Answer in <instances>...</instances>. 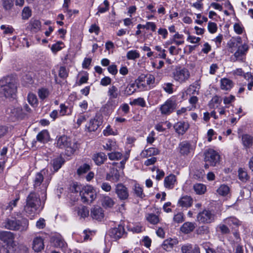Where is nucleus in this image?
<instances>
[{"mask_svg": "<svg viewBox=\"0 0 253 253\" xmlns=\"http://www.w3.org/2000/svg\"><path fill=\"white\" fill-rule=\"evenodd\" d=\"M46 199H43L41 195L36 192H31L27 196L24 211L27 215L34 216L39 214L44 207Z\"/></svg>", "mask_w": 253, "mask_h": 253, "instance_id": "f257e3e1", "label": "nucleus"}, {"mask_svg": "<svg viewBox=\"0 0 253 253\" xmlns=\"http://www.w3.org/2000/svg\"><path fill=\"white\" fill-rule=\"evenodd\" d=\"M47 173V170L42 169L36 174L33 181L34 192L40 194L43 199H46V190L51 178L46 176Z\"/></svg>", "mask_w": 253, "mask_h": 253, "instance_id": "f03ea898", "label": "nucleus"}, {"mask_svg": "<svg viewBox=\"0 0 253 253\" xmlns=\"http://www.w3.org/2000/svg\"><path fill=\"white\" fill-rule=\"evenodd\" d=\"M17 92V85L15 81L10 77L0 80V97L14 98Z\"/></svg>", "mask_w": 253, "mask_h": 253, "instance_id": "7ed1b4c3", "label": "nucleus"}, {"mask_svg": "<svg viewBox=\"0 0 253 253\" xmlns=\"http://www.w3.org/2000/svg\"><path fill=\"white\" fill-rule=\"evenodd\" d=\"M4 226L5 228L9 230L26 231L29 226V221L26 218L21 220L14 218L7 219L4 222Z\"/></svg>", "mask_w": 253, "mask_h": 253, "instance_id": "20e7f679", "label": "nucleus"}, {"mask_svg": "<svg viewBox=\"0 0 253 253\" xmlns=\"http://www.w3.org/2000/svg\"><path fill=\"white\" fill-rule=\"evenodd\" d=\"M57 147L64 148L69 153L68 155L73 154L78 147L77 143L66 136L59 137L56 142Z\"/></svg>", "mask_w": 253, "mask_h": 253, "instance_id": "39448f33", "label": "nucleus"}, {"mask_svg": "<svg viewBox=\"0 0 253 253\" xmlns=\"http://www.w3.org/2000/svg\"><path fill=\"white\" fill-rule=\"evenodd\" d=\"M80 195L83 202L91 203L96 198L95 190L91 185H87L82 188Z\"/></svg>", "mask_w": 253, "mask_h": 253, "instance_id": "423d86ee", "label": "nucleus"}, {"mask_svg": "<svg viewBox=\"0 0 253 253\" xmlns=\"http://www.w3.org/2000/svg\"><path fill=\"white\" fill-rule=\"evenodd\" d=\"M190 77L189 71L185 68H177L173 73L174 80L180 84H184L188 81Z\"/></svg>", "mask_w": 253, "mask_h": 253, "instance_id": "0eeeda50", "label": "nucleus"}, {"mask_svg": "<svg viewBox=\"0 0 253 253\" xmlns=\"http://www.w3.org/2000/svg\"><path fill=\"white\" fill-rule=\"evenodd\" d=\"M215 217L216 215L213 211L205 210L198 214L197 220L200 223L208 224L214 222Z\"/></svg>", "mask_w": 253, "mask_h": 253, "instance_id": "6e6552de", "label": "nucleus"}, {"mask_svg": "<svg viewBox=\"0 0 253 253\" xmlns=\"http://www.w3.org/2000/svg\"><path fill=\"white\" fill-rule=\"evenodd\" d=\"M194 150V146L188 141L184 140L180 142L177 151L180 156L186 157L190 155Z\"/></svg>", "mask_w": 253, "mask_h": 253, "instance_id": "1a4fd4ad", "label": "nucleus"}, {"mask_svg": "<svg viewBox=\"0 0 253 253\" xmlns=\"http://www.w3.org/2000/svg\"><path fill=\"white\" fill-rule=\"evenodd\" d=\"M219 158L218 153L213 149H209L205 153V160L211 166H215L219 162Z\"/></svg>", "mask_w": 253, "mask_h": 253, "instance_id": "9d476101", "label": "nucleus"}, {"mask_svg": "<svg viewBox=\"0 0 253 253\" xmlns=\"http://www.w3.org/2000/svg\"><path fill=\"white\" fill-rule=\"evenodd\" d=\"M176 103L175 100L172 99L167 100L160 108L162 115H169L176 108Z\"/></svg>", "mask_w": 253, "mask_h": 253, "instance_id": "9b49d317", "label": "nucleus"}, {"mask_svg": "<svg viewBox=\"0 0 253 253\" xmlns=\"http://www.w3.org/2000/svg\"><path fill=\"white\" fill-rule=\"evenodd\" d=\"M236 48L237 50L233 55L235 60L243 61L249 50V45L247 43H244L243 44L239 45Z\"/></svg>", "mask_w": 253, "mask_h": 253, "instance_id": "f8f14e48", "label": "nucleus"}, {"mask_svg": "<svg viewBox=\"0 0 253 253\" xmlns=\"http://www.w3.org/2000/svg\"><path fill=\"white\" fill-rule=\"evenodd\" d=\"M115 192L118 197L122 200L127 199L129 196L127 188L121 183L118 184L116 185Z\"/></svg>", "mask_w": 253, "mask_h": 253, "instance_id": "ddd939ff", "label": "nucleus"}, {"mask_svg": "<svg viewBox=\"0 0 253 253\" xmlns=\"http://www.w3.org/2000/svg\"><path fill=\"white\" fill-rule=\"evenodd\" d=\"M32 249L37 253L41 252L44 247L43 239L40 236H36L34 238L32 242Z\"/></svg>", "mask_w": 253, "mask_h": 253, "instance_id": "4468645a", "label": "nucleus"}, {"mask_svg": "<svg viewBox=\"0 0 253 253\" xmlns=\"http://www.w3.org/2000/svg\"><path fill=\"white\" fill-rule=\"evenodd\" d=\"M125 234V229L123 225L120 224L118 227L113 228L109 231V235L115 239L121 238Z\"/></svg>", "mask_w": 253, "mask_h": 253, "instance_id": "2eb2a0df", "label": "nucleus"}, {"mask_svg": "<svg viewBox=\"0 0 253 253\" xmlns=\"http://www.w3.org/2000/svg\"><path fill=\"white\" fill-rule=\"evenodd\" d=\"M101 124V120L99 118L96 117L91 119L89 122L86 125V127L89 131H94L97 129Z\"/></svg>", "mask_w": 253, "mask_h": 253, "instance_id": "dca6fc26", "label": "nucleus"}, {"mask_svg": "<svg viewBox=\"0 0 253 253\" xmlns=\"http://www.w3.org/2000/svg\"><path fill=\"white\" fill-rule=\"evenodd\" d=\"M200 88V84L198 81H196L193 84L189 85L185 92H182V97L184 98L185 94H198Z\"/></svg>", "mask_w": 253, "mask_h": 253, "instance_id": "f3484780", "label": "nucleus"}, {"mask_svg": "<svg viewBox=\"0 0 253 253\" xmlns=\"http://www.w3.org/2000/svg\"><path fill=\"white\" fill-rule=\"evenodd\" d=\"M53 243L55 247L60 248L63 252L66 251L67 244L61 236H57L55 237L53 239Z\"/></svg>", "mask_w": 253, "mask_h": 253, "instance_id": "a211bd4d", "label": "nucleus"}, {"mask_svg": "<svg viewBox=\"0 0 253 253\" xmlns=\"http://www.w3.org/2000/svg\"><path fill=\"white\" fill-rule=\"evenodd\" d=\"M177 184L176 176L171 174L166 176L164 180V185L166 188L168 189H172Z\"/></svg>", "mask_w": 253, "mask_h": 253, "instance_id": "6ab92c4d", "label": "nucleus"}, {"mask_svg": "<svg viewBox=\"0 0 253 253\" xmlns=\"http://www.w3.org/2000/svg\"><path fill=\"white\" fill-rule=\"evenodd\" d=\"M178 244V240L176 238H169L165 240L162 245V248L166 251H170L174 246Z\"/></svg>", "mask_w": 253, "mask_h": 253, "instance_id": "aec40b11", "label": "nucleus"}, {"mask_svg": "<svg viewBox=\"0 0 253 253\" xmlns=\"http://www.w3.org/2000/svg\"><path fill=\"white\" fill-rule=\"evenodd\" d=\"M192 203L193 200L191 197L184 196L178 200V204L180 207L188 208L192 206Z\"/></svg>", "mask_w": 253, "mask_h": 253, "instance_id": "412c9836", "label": "nucleus"}, {"mask_svg": "<svg viewBox=\"0 0 253 253\" xmlns=\"http://www.w3.org/2000/svg\"><path fill=\"white\" fill-rule=\"evenodd\" d=\"M91 216L93 219L101 220L104 217L103 210L100 207H94L91 211Z\"/></svg>", "mask_w": 253, "mask_h": 253, "instance_id": "4be33fe9", "label": "nucleus"}, {"mask_svg": "<svg viewBox=\"0 0 253 253\" xmlns=\"http://www.w3.org/2000/svg\"><path fill=\"white\" fill-rule=\"evenodd\" d=\"M106 179L113 182L118 181L120 179V174L118 170L115 169H112L109 173H107Z\"/></svg>", "mask_w": 253, "mask_h": 253, "instance_id": "5701e85b", "label": "nucleus"}, {"mask_svg": "<svg viewBox=\"0 0 253 253\" xmlns=\"http://www.w3.org/2000/svg\"><path fill=\"white\" fill-rule=\"evenodd\" d=\"M175 131L180 134H183L189 128V125L187 123L179 122L174 126Z\"/></svg>", "mask_w": 253, "mask_h": 253, "instance_id": "b1692460", "label": "nucleus"}, {"mask_svg": "<svg viewBox=\"0 0 253 253\" xmlns=\"http://www.w3.org/2000/svg\"><path fill=\"white\" fill-rule=\"evenodd\" d=\"M242 143L246 148H249L252 147L253 144V137L248 134H244L242 135Z\"/></svg>", "mask_w": 253, "mask_h": 253, "instance_id": "393cba45", "label": "nucleus"}, {"mask_svg": "<svg viewBox=\"0 0 253 253\" xmlns=\"http://www.w3.org/2000/svg\"><path fill=\"white\" fill-rule=\"evenodd\" d=\"M22 108L20 107L11 106L6 110L7 114L12 117H18L21 114Z\"/></svg>", "mask_w": 253, "mask_h": 253, "instance_id": "a878e982", "label": "nucleus"}, {"mask_svg": "<svg viewBox=\"0 0 253 253\" xmlns=\"http://www.w3.org/2000/svg\"><path fill=\"white\" fill-rule=\"evenodd\" d=\"M221 89L224 90H229L233 86L231 80L227 78H223L220 80Z\"/></svg>", "mask_w": 253, "mask_h": 253, "instance_id": "bb28decb", "label": "nucleus"}, {"mask_svg": "<svg viewBox=\"0 0 253 253\" xmlns=\"http://www.w3.org/2000/svg\"><path fill=\"white\" fill-rule=\"evenodd\" d=\"M101 201L102 206L105 208H111L115 204L113 199L108 196L103 197Z\"/></svg>", "mask_w": 253, "mask_h": 253, "instance_id": "cd10ccee", "label": "nucleus"}, {"mask_svg": "<svg viewBox=\"0 0 253 253\" xmlns=\"http://www.w3.org/2000/svg\"><path fill=\"white\" fill-rule=\"evenodd\" d=\"M195 228V223L186 222L182 225L180 228V230L182 232L187 234L193 231Z\"/></svg>", "mask_w": 253, "mask_h": 253, "instance_id": "c85d7f7f", "label": "nucleus"}, {"mask_svg": "<svg viewBox=\"0 0 253 253\" xmlns=\"http://www.w3.org/2000/svg\"><path fill=\"white\" fill-rule=\"evenodd\" d=\"M0 239L4 242H10L13 239V234L9 231H0Z\"/></svg>", "mask_w": 253, "mask_h": 253, "instance_id": "c756f323", "label": "nucleus"}, {"mask_svg": "<svg viewBox=\"0 0 253 253\" xmlns=\"http://www.w3.org/2000/svg\"><path fill=\"white\" fill-rule=\"evenodd\" d=\"M49 133L46 130L41 131L37 136L38 141L43 143L47 142L49 140Z\"/></svg>", "mask_w": 253, "mask_h": 253, "instance_id": "7c9ffc66", "label": "nucleus"}, {"mask_svg": "<svg viewBox=\"0 0 253 253\" xmlns=\"http://www.w3.org/2000/svg\"><path fill=\"white\" fill-rule=\"evenodd\" d=\"M93 160L97 165H100L107 160V156L104 153L101 152L95 154Z\"/></svg>", "mask_w": 253, "mask_h": 253, "instance_id": "2f4dec72", "label": "nucleus"}, {"mask_svg": "<svg viewBox=\"0 0 253 253\" xmlns=\"http://www.w3.org/2000/svg\"><path fill=\"white\" fill-rule=\"evenodd\" d=\"M159 151L155 148H149L148 149L143 151L141 153V156L143 158H147L153 155H158Z\"/></svg>", "mask_w": 253, "mask_h": 253, "instance_id": "473e14b6", "label": "nucleus"}, {"mask_svg": "<svg viewBox=\"0 0 253 253\" xmlns=\"http://www.w3.org/2000/svg\"><path fill=\"white\" fill-rule=\"evenodd\" d=\"M132 190L137 197L143 198L145 196L142 187L136 182L134 183L132 187Z\"/></svg>", "mask_w": 253, "mask_h": 253, "instance_id": "72a5a7b5", "label": "nucleus"}, {"mask_svg": "<svg viewBox=\"0 0 253 253\" xmlns=\"http://www.w3.org/2000/svg\"><path fill=\"white\" fill-rule=\"evenodd\" d=\"M224 222L230 226L238 227L241 225V222L235 217H228L224 220Z\"/></svg>", "mask_w": 253, "mask_h": 253, "instance_id": "f704fd0d", "label": "nucleus"}, {"mask_svg": "<svg viewBox=\"0 0 253 253\" xmlns=\"http://www.w3.org/2000/svg\"><path fill=\"white\" fill-rule=\"evenodd\" d=\"M29 26L31 30L35 32H37L41 29V23L38 20L32 19L30 21Z\"/></svg>", "mask_w": 253, "mask_h": 253, "instance_id": "c9c22d12", "label": "nucleus"}, {"mask_svg": "<svg viewBox=\"0 0 253 253\" xmlns=\"http://www.w3.org/2000/svg\"><path fill=\"white\" fill-rule=\"evenodd\" d=\"M193 189L197 194L202 195L204 194L206 190V186L202 183H196L193 185Z\"/></svg>", "mask_w": 253, "mask_h": 253, "instance_id": "e433bc0d", "label": "nucleus"}, {"mask_svg": "<svg viewBox=\"0 0 253 253\" xmlns=\"http://www.w3.org/2000/svg\"><path fill=\"white\" fill-rule=\"evenodd\" d=\"M217 194L222 196H226L230 193V188L226 184H222L217 189Z\"/></svg>", "mask_w": 253, "mask_h": 253, "instance_id": "4c0bfd02", "label": "nucleus"}, {"mask_svg": "<svg viewBox=\"0 0 253 253\" xmlns=\"http://www.w3.org/2000/svg\"><path fill=\"white\" fill-rule=\"evenodd\" d=\"M103 148L108 151L116 150L118 146L115 140L109 139L103 145Z\"/></svg>", "mask_w": 253, "mask_h": 253, "instance_id": "58836bf2", "label": "nucleus"}, {"mask_svg": "<svg viewBox=\"0 0 253 253\" xmlns=\"http://www.w3.org/2000/svg\"><path fill=\"white\" fill-rule=\"evenodd\" d=\"M181 251L182 253H199L198 248L195 247L193 249L191 245L183 246Z\"/></svg>", "mask_w": 253, "mask_h": 253, "instance_id": "ea45409f", "label": "nucleus"}, {"mask_svg": "<svg viewBox=\"0 0 253 253\" xmlns=\"http://www.w3.org/2000/svg\"><path fill=\"white\" fill-rule=\"evenodd\" d=\"M119 94L118 88L115 86L112 85L109 88L108 95L109 97V99L117 98Z\"/></svg>", "mask_w": 253, "mask_h": 253, "instance_id": "a19ab883", "label": "nucleus"}, {"mask_svg": "<svg viewBox=\"0 0 253 253\" xmlns=\"http://www.w3.org/2000/svg\"><path fill=\"white\" fill-rule=\"evenodd\" d=\"M64 161L61 157L56 158L52 160V164L54 172L58 171L60 169Z\"/></svg>", "mask_w": 253, "mask_h": 253, "instance_id": "79ce46f5", "label": "nucleus"}, {"mask_svg": "<svg viewBox=\"0 0 253 253\" xmlns=\"http://www.w3.org/2000/svg\"><path fill=\"white\" fill-rule=\"evenodd\" d=\"M135 83L136 87L141 90H148L150 89V87L146 84L145 81H143L141 80V78L138 79L136 81Z\"/></svg>", "mask_w": 253, "mask_h": 253, "instance_id": "37998d69", "label": "nucleus"}, {"mask_svg": "<svg viewBox=\"0 0 253 253\" xmlns=\"http://www.w3.org/2000/svg\"><path fill=\"white\" fill-rule=\"evenodd\" d=\"M126 56L128 60H135L139 58L140 53L136 50H131L127 52Z\"/></svg>", "mask_w": 253, "mask_h": 253, "instance_id": "c03bdc74", "label": "nucleus"}, {"mask_svg": "<svg viewBox=\"0 0 253 253\" xmlns=\"http://www.w3.org/2000/svg\"><path fill=\"white\" fill-rule=\"evenodd\" d=\"M60 114L62 116L70 115L72 113V108L66 106L64 104H60Z\"/></svg>", "mask_w": 253, "mask_h": 253, "instance_id": "a18cd8bd", "label": "nucleus"}, {"mask_svg": "<svg viewBox=\"0 0 253 253\" xmlns=\"http://www.w3.org/2000/svg\"><path fill=\"white\" fill-rule=\"evenodd\" d=\"M147 220L150 223L156 224L159 222L158 216L153 213H148L146 215Z\"/></svg>", "mask_w": 253, "mask_h": 253, "instance_id": "49530a36", "label": "nucleus"}, {"mask_svg": "<svg viewBox=\"0 0 253 253\" xmlns=\"http://www.w3.org/2000/svg\"><path fill=\"white\" fill-rule=\"evenodd\" d=\"M78 214L81 217L84 218L89 214V211L87 208L82 206L78 209Z\"/></svg>", "mask_w": 253, "mask_h": 253, "instance_id": "de8ad7c7", "label": "nucleus"}, {"mask_svg": "<svg viewBox=\"0 0 253 253\" xmlns=\"http://www.w3.org/2000/svg\"><path fill=\"white\" fill-rule=\"evenodd\" d=\"M136 85L135 83H132L128 84L125 90V94L127 95H130L133 93L136 90Z\"/></svg>", "mask_w": 253, "mask_h": 253, "instance_id": "09e8293b", "label": "nucleus"}, {"mask_svg": "<svg viewBox=\"0 0 253 253\" xmlns=\"http://www.w3.org/2000/svg\"><path fill=\"white\" fill-rule=\"evenodd\" d=\"M155 77L154 76L152 75H149L145 77L144 81L145 82V83L147 85L150 87V89H151L153 87V84L155 83Z\"/></svg>", "mask_w": 253, "mask_h": 253, "instance_id": "8fccbe9b", "label": "nucleus"}, {"mask_svg": "<svg viewBox=\"0 0 253 253\" xmlns=\"http://www.w3.org/2000/svg\"><path fill=\"white\" fill-rule=\"evenodd\" d=\"M196 233L199 235H207L210 233L209 227L205 225L199 226L196 230Z\"/></svg>", "mask_w": 253, "mask_h": 253, "instance_id": "3c124183", "label": "nucleus"}, {"mask_svg": "<svg viewBox=\"0 0 253 253\" xmlns=\"http://www.w3.org/2000/svg\"><path fill=\"white\" fill-rule=\"evenodd\" d=\"M28 101L30 104L34 106L38 104V99L35 94L32 93H30L28 95Z\"/></svg>", "mask_w": 253, "mask_h": 253, "instance_id": "603ef678", "label": "nucleus"}, {"mask_svg": "<svg viewBox=\"0 0 253 253\" xmlns=\"http://www.w3.org/2000/svg\"><path fill=\"white\" fill-rule=\"evenodd\" d=\"M63 47L64 43L62 42L59 41L52 45L51 49L52 52L56 53L61 50Z\"/></svg>", "mask_w": 253, "mask_h": 253, "instance_id": "864d4df0", "label": "nucleus"}, {"mask_svg": "<svg viewBox=\"0 0 253 253\" xmlns=\"http://www.w3.org/2000/svg\"><path fill=\"white\" fill-rule=\"evenodd\" d=\"M173 84L170 83H165L163 85V89L168 93L171 94L173 92Z\"/></svg>", "mask_w": 253, "mask_h": 253, "instance_id": "5fc2aeb1", "label": "nucleus"}, {"mask_svg": "<svg viewBox=\"0 0 253 253\" xmlns=\"http://www.w3.org/2000/svg\"><path fill=\"white\" fill-rule=\"evenodd\" d=\"M3 8L5 10H9L11 9L13 6L12 0H1Z\"/></svg>", "mask_w": 253, "mask_h": 253, "instance_id": "6e6d98bb", "label": "nucleus"}, {"mask_svg": "<svg viewBox=\"0 0 253 253\" xmlns=\"http://www.w3.org/2000/svg\"><path fill=\"white\" fill-rule=\"evenodd\" d=\"M109 159L110 160H118L122 158V154L118 152H113L108 154Z\"/></svg>", "mask_w": 253, "mask_h": 253, "instance_id": "4d7b16f0", "label": "nucleus"}, {"mask_svg": "<svg viewBox=\"0 0 253 253\" xmlns=\"http://www.w3.org/2000/svg\"><path fill=\"white\" fill-rule=\"evenodd\" d=\"M103 5L104 6L100 5V6H99L98 11L96 13V14H97L99 12L101 13H104L109 10V3L107 0H105L104 1Z\"/></svg>", "mask_w": 253, "mask_h": 253, "instance_id": "13d9d810", "label": "nucleus"}, {"mask_svg": "<svg viewBox=\"0 0 253 253\" xmlns=\"http://www.w3.org/2000/svg\"><path fill=\"white\" fill-rule=\"evenodd\" d=\"M217 231H220L222 234H226L230 233L228 227L223 224H219L216 228Z\"/></svg>", "mask_w": 253, "mask_h": 253, "instance_id": "bf43d9fd", "label": "nucleus"}, {"mask_svg": "<svg viewBox=\"0 0 253 253\" xmlns=\"http://www.w3.org/2000/svg\"><path fill=\"white\" fill-rule=\"evenodd\" d=\"M59 76L62 79L66 78L68 76V71L65 67L61 66L58 72Z\"/></svg>", "mask_w": 253, "mask_h": 253, "instance_id": "052dcab7", "label": "nucleus"}, {"mask_svg": "<svg viewBox=\"0 0 253 253\" xmlns=\"http://www.w3.org/2000/svg\"><path fill=\"white\" fill-rule=\"evenodd\" d=\"M130 104L138 105L142 107H144L146 106L145 101L144 100V98L141 97H139L138 98L134 99L132 103H131Z\"/></svg>", "mask_w": 253, "mask_h": 253, "instance_id": "680f3d73", "label": "nucleus"}, {"mask_svg": "<svg viewBox=\"0 0 253 253\" xmlns=\"http://www.w3.org/2000/svg\"><path fill=\"white\" fill-rule=\"evenodd\" d=\"M89 165L86 164H84L78 169L77 173L78 174L81 175L86 172L88 170H89Z\"/></svg>", "mask_w": 253, "mask_h": 253, "instance_id": "e2e57ef3", "label": "nucleus"}, {"mask_svg": "<svg viewBox=\"0 0 253 253\" xmlns=\"http://www.w3.org/2000/svg\"><path fill=\"white\" fill-rule=\"evenodd\" d=\"M238 176L239 179L243 181H245L247 179L248 174L246 171L243 169H239L238 170Z\"/></svg>", "mask_w": 253, "mask_h": 253, "instance_id": "0e129e2a", "label": "nucleus"}, {"mask_svg": "<svg viewBox=\"0 0 253 253\" xmlns=\"http://www.w3.org/2000/svg\"><path fill=\"white\" fill-rule=\"evenodd\" d=\"M39 96L41 99H44L49 95L48 90L45 88H41L39 90Z\"/></svg>", "mask_w": 253, "mask_h": 253, "instance_id": "69168bd1", "label": "nucleus"}, {"mask_svg": "<svg viewBox=\"0 0 253 253\" xmlns=\"http://www.w3.org/2000/svg\"><path fill=\"white\" fill-rule=\"evenodd\" d=\"M208 29L210 33H215L217 30L216 24L211 22H209L208 25Z\"/></svg>", "mask_w": 253, "mask_h": 253, "instance_id": "338daca9", "label": "nucleus"}, {"mask_svg": "<svg viewBox=\"0 0 253 253\" xmlns=\"http://www.w3.org/2000/svg\"><path fill=\"white\" fill-rule=\"evenodd\" d=\"M31 15V10L28 7H25L22 11V18L24 19H27Z\"/></svg>", "mask_w": 253, "mask_h": 253, "instance_id": "774afa93", "label": "nucleus"}]
</instances>
